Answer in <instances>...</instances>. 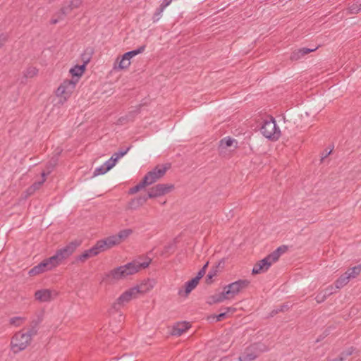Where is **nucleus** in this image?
Returning <instances> with one entry per match:
<instances>
[{"mask_svg":"<svg viewBox=\"0 0 361 361\" xmlns=\"http://www.w3.org/2000/svg\"><path fill=\"white\" fill-rule=\"evenodd\" d=\"M40 272H34V271H32V272H29V274H30V276H35L38 274H39Z\"/></svg>","mask_w":361,"mask_h":361,"instance_id":"51","label":"nucleus"},{"mask_svg":"<svg viewBox=\"0 0 361 361\" xmlns=\"http://www.w3.org/2000/svg\"><path fill=\"white\" fill-rule=\"evenodd\" d=\"M170 167V164L157 165L144 176L145 181L148 185L153 184L164 177Z\"/></svg>","mask_w":361,"mask_h":361,"instance_id":"9","label":"nucleus"},{"mask_svg":"<svg viewBox=\"0 0 361 361\" xmlns=\"http://www.w3.org/2000/svg\"><path fill=\"white\" fill-rule=\"evenodd\" d=\"M154 279H147L140 285L133 287L122 293L114 302L109 312L110 314L117 312L121 307L129 302L133 298H135L139 293H144L151 290L155 285Z\"/></svg>","mask_w":361,"mask_h":361,"instance_id":"1","label":"nucleus"},{"mask_svg":"<svg viewBox=\"0 0 361 361\" xmlns=\"http://www.w3.org/2000/svg\"><path fill=\"white\" fill-rule=\"evenodd\" d=\"M189 323L188 322H181L178 323L176 326L173 327L171 334L173 336H180L182 334L185 332L190 328Z\"/></svg>","mask_w":361,"mask_h":361,"instance_id":"23","label":"nucleus"},{"mask_svg":"<svg viewBox=\"0 0 361 361\" xmlns=\"http://www.w3.org/2000/svg\"><path fill=\"white\" fill-rule=\"evenodd\" d=\"M118 244H120V243L116 235H115L97 241L96 245L97 246L99 251L102 252Z\"/></svg>","mask_w":361,"mask_h":361,"instance_id":"13","label":"nucleus"},{"mask_svg":"<svg viewBox=\"0 0 361 361\" xmlns=\"http://www.w3.org/2000/svg\"><path fill=\"white\" fill-rule=\"evenodd\" d=\"M345 360V358L341 353L338 357L333 359L331 361H343Z\"/></svg>","mask_w":361,"mask_h":361,"instance_id":"47","label":"nucleus"},{"mask_svg":"<svg viewBox=\"0 0 361 361\" xmlns=\"http://www.w3.org/2000/svg\"><path fill=\"white\" fill-rule=\"evenodd\" d=\"M331 154V151H330V152H329V153L326 154L325 157H326L328 154Z\"/></svg>","mask_w":361,"mask_h":361,"instance_id":"55","label":"nucleus"},{"mask_svg":"<svg viewBox=\"0 0 361 361\" xmlns=\"http://www.w3.org/2000/svg\"><path fill=\"white\" fill-rule=\"evenodd\" d=\"M181 294H182V290H179V295H181Z\"/></svg>","mask_w":361,"mask_h":361,"instance_id":"54","label":"nucleus"},{"mask_svg":"<svg viewBox=\"0 0 361 361\" xmlns=\"http://www.w3.org/2000/svg\"><path fill=\"white\" fill-rule=\"evenodd\" d=\"M42 320V319L41 318H39V317L37 319L32 320L30 322V327H33V328L38 329V326L41 323Z\"/></svg>","mask_w":361,"mask_h":361,"instance_id":"41","label":"nucleus"},{"mask_svg":"<svg viewBox=\"0 0 361 361\" xmlns=\"http://www.w3.org/2000/svg\"><path fill=\"white\" fill-rule=\"evenodd\" d=\"M82 4L81 0H72L67 5L63 6L61 11L63 16L69 14L73 9L79 8Z\"/></svg>","mask_w":361,"mask_h":361,"instance_id":"20","label":"nucleus"},{"mask_svg":"<svg viewBox=\"0 0 361 361\" xmlns=\"http://www.w3.org/2000/svg\"><path fill=\"white\" fill-rule=\"evenodd\" d=\"M290 305L288 303L281 305L279 307L274 309L269 314V317H273L279 312H283L288 310Z\"/></svg>","mask_w":361,"mask_h":361,"instance_id":"27","label":"nucleus"},{"mask_svg":"<svg viewBox=\"0 0 361 361\" xmlns=\"http://www.w3.org/2000/svg\"><path fill=\"white\" fill-rule=\"evenodd\" d=\"M163 11H160V7L157 10V11L155 12L154 15V20H159V16L161 15V13H162Z\"/></svg>","mask_w":361,"mask_h":361,"instance_id":"46","label":"nucleus"},{"mask_svg":"<svg viewBox=\"0 0 361 361\" xmlns=\"http://www.w3.org/2000/svg\"><path fill=\"white\" fill-rule=\"evenodd\" d=\"M288 250L286 245H281L276 250L267 256L265 258L258 261L252 268V271L267 270L276 262H277L281 255Z\"/></svg>","mask_w":361,"mask_h":361,"instance_id":"4","label":"nucleus"},{"mask_svg":"<svg viewBox=\"0 0 361 361\" xmlns=\"http://www.w3.org/2000/svg\"><path fill=\"white\" fill-rule=\"evenodd\" d=\"M135 272H109L103 281H108V283H113L115 281L125 278L127 275H131Z\"/></svg>","mask_w":361,"mask_h":361,"instance_id":"18","label":"nucleus"},{"mask_svg":"<svg viewBox=\"0 0 361 361\" xmlns=\"http://www.w3.org/2000/svg\"><path fill=\"white\" fill-rule=\"evenodd\" d=\"M234 142L237 145V141L235 140L231 137H226L220 141V147L224 148L231 147Z\"/></svg>","mask_w":361,"mask_h":361,"instance_id":"30","label":"nucleus"},{"mask_svg":"<svg viewBox=\"0 0 361 361\" xmlns=\"http://www.w3.org/2000/svg\"><path fill=\"white\" fill-rule=\"evenodd\" d=\"M92 54V50L87 49L82 54V59L83 61V64L85 66L89 63L90 60V55Z\"/></svg>","mask_w":361,"mask_h":361,"instance_id":"33","label":"nucleus"},{"mask_svg":"<svg viewBox=\"0 0 361 361\" xmlns=\"http://www.w3.org/2000/svg\"><path fill=\"white\" fill-rule=\"evenodd\" d=\"M100 252L96 244L90 249L85 250L82 254L78 257V260L85 262L88 258L97 255Z\"/></svg>","mask_w":361,"mask_h":361,"instance_id":"21","label":"nucleus"},{"mask_svg":"<svg viewBox=\"0 0 361 361\" xmlns=\"http://www.w3.org/2000/svg\"><path fill=\"white\" fill-rule=\"evenodd\" d=\"M30 335H27L23 331H20L14 334L11 339V350L14 353L25 350L31 343Z\"/></svg>","mask_w":361,"mask_h":361,"instance_id":"6","label":"nucleus"},{"mask_svg":"<svg viewBox=\"0 0 361 361\" xmlns=\"http://www.w3.org/2000/svg\"><path fill=\"white\" fill-rule=\"evenodd\" d=\"M147 185H148L147 183L145 181V179L143 178L142 180L138 184H137L135 186H134L130 189L129 193L135 194Z\"/></svg>","mask_w":361,"mask_h":361,"instance_id":"28","label":"nucleus"},{"mask_svg":"<svg viewBox=\"0 0 361 361\" xmlns=\"http://www.w3.org/2000/svg\"><path fill=\"white\" fill-rule=\"evenodd\" d=\"M354 351V348L350 347L348 350L341 353L342 355L346 359L348 356L351 355Z\"/></svg>","mask_w":361,"mask_h":361,"instance_id":"40","label":"nucleus"},{"mask_svg":"<svg viewBox=\"0 0 361 361\" xmlns=\"http://www.w3.org/2000/svg\"><path fill=\"white\" fill-rule=\"evenodd\" d=\"M206 272H197V275L185 283V295L187 296L193 289L196 288L200 280L204 276Z\"/></svg>","mask_w":361,"mask_h":361,"instance_id":"16","label":"nucleus"},{"mask_svg":"<svg viewBox=\"0 0 361 361\" xmlns=\"http://www.w3.org/2000/svg\"><path fill=\"white\" fill-rule=\"evenodd\" d=\"M260 130L264 137L271 140H277L281 136V130L272 117L264 121Z\"/></svg>","mask_w":361,"mask_h":361,"instance_id":"8","label":"nucleus"},{"mask_svg":"<svg viewBox=\"0 0 361 361\" xmlns=\"http://www.w3.org/2000/svg\"><path fill=\"white\" fill-rule=\"evenodd\" d=\"M360 274V272H344L335 281V288L340 289L347 285L350 279H355Z\"/></svg>","mask_w":361,"mask_h":361,"instance_id":"15","label":"nucleus"},{"mask_svg":"<svg viewBox=\"0 0 361 361\" xmlns=\"http://www.w3.org/2000/svg\"><path fill=\"white\" fill-rule=\"evenodd\" d=\"M35 298L41 302H49L52 300V292L49 289L38 290L35 293Z\"/></svg>","mask_w":361,"mask_h":361,"instance_id":"17","label":"nucleus"},{"mask_svg":"<svg viewBox=\"0 0 361 361\" xmlns=\"http://www.w3.org/2000/svg\"><path fill=\"white\" fill-rule=\"evenodd\" d=\"M78 245L71 242L66 247L59 250L56 253L40 262L38 265L34 267L30 271H40L42 269H52L61 264L63 259L68 258L75 250Z\"/></svg>","mask_w":361,"mask_h":361,"instance_id":"2","label":"nucleus"},{"mask_svg":"<svg viewBox=\"0 0 361 361\" xmlns=\"http://www.w3.org/2000/svg\"><path fill=\"white\" fill-rule=\"evenodd\" d=\"M172 0H164L163 2L160 5V11H164V10L171 4Z\"/></svg>","mask_w":361,"mask_h":361,"instance_id":"42","label":"nucleus"},{"mask_svg":"<svg viewBox=\"0 0 361 361\" xmlns=\"http://www.w3.org/2000/svg\"><path fill=\"white\" fill-rule=\"evenodd\" d=\"M59 22V19H51V24H56Z\"/></svg>","mask_w":361,"mask_h":361,"instance_id":"50","label":"nucleus"},{"mask_svg":"<svg viewBox=\"0 0 361 361\" xmlns=\"http://www.w3.org/2000/svg\"><path fill=\"white\" fill-rule=\"evenodd\" d=\"M133 355L124 354L121 357L118 358L120 361H133Z\"/></svg>","mask_w":361,"mask_h":361,"instance_id":"39","label":"nucleus"},{"mask_svg":"<svg viewBox=\"0 0 361 361\" xmlns=\"http://www.w3.org/2000/svg\"><path fill=\"white\" fill-rule=\"evenodd\" d=\"M145 46H142L137 49L125 53L122 57L117 58L114 64L115 69H126L130 65V59L144 51Z\"/></svg>","mask_w":361,"mask_h":361,"instance_id":"10","label":"nucleus"},{"mask_svg":"<svg viewBox=\"0 0 361 361\" xmlns=\"http://www.w3.org/2000/svg\"><path fill=\"white\" fill-rule=\"evenodd\" d=\"M224 309L226 310L225 312H221L218 315H215L214 317H215L216 319L217 322L222 321L224 319H225L226 315L227 312L231 310V307H226Z\"/></svg>","mask_w":361,"mask_h":361,"instance_id":"35","label":"nucleus"},{"mask_svg":"<svg viewBox=\"0 0 361 361\" xmlns=\"http://www.w3.org/2000/svg\"><path fill=\"white\" fill-rule=\"evenodd\" d=\"M154 262L152 259L149 257V254L139 255L135 257L132 262L119 267H117L114 271H139L142 269H146L152 268L151 265H153Z\"/></svg>","mask_w":361,"mask_h":361,"instance_id":"3","label":"nucleus"},{"mask_svg":"<svg viewBox=\"0 0 361 361\" xmlns=\"http://www.w3.org/2000/svg\"><path fill=\"white\" fill-rule=\"evenodd\" d=\"M208 266V262H207L203 267L200 270V271H205L207 267Z\"/></svg>","mask_w":361,"mask_h":361,"instance_id":"49","label":"nucleus"},{"mask_svg":"<svg viewBox=\"0 0 361 361\" xmlns=\"http://www.w3.org/2000/svg\"><path fill=\"white\" fill-rule=\"evenodd\" d=\"M38 329L30 327L26 332H25L27 335L30 336V338H32V336L37 334Z\"/></svg>","mask_w":361,"mask_h":361,"instance_id":"37","label":"nucleus"},{"mask_svg":"<svg viewBox=\"0 0 361 361\" xmlns=\"http://www.w3.org/2000/svg\"><path fill=\"white\" fill-rule=\"evenodd\" d=\"M350 271H361V264H358L357 266L353 267L350 268Z\"/></svg>","mask_w":361,"mask_h":361,"instance_id":"48","label":"nucleus"},{"mask_svg":"<svg viewBox=\"0 0 361 361\" xmlns=\"http://www.w3.org/2000/svg\"><path fill=\"white\" fill-rule=\"evenodd\" d=\"M173 250H174V245L169 244L168 245L164 247V250L161 252V255H164L165 254H168L169 252H173Z\"/></svg>","mask_w":361,"mask_h":361,"instance_id":"36","label":"nucleus"},{"mask_svg":"<svg viewBox=\"0 0 361 361\" xmlns=\"http://www.w3.org/2000/svg\"><path fill=\"white\" fill-rule=\"evenodd\" d=\"M174 185L171 183H159L152 187L147 196L140 197V200H142L143 202H147L149 198H156L164 195H166L174 190Z\"/></svg>","mask_w":361,"mask_h":361,"instance_id":"7","label":"nucleus"},{"mask_svg":"<svg viewBox=\"0 0 361 361\" xmlns=\"http://www.w3.org/2000/svg\"><path fill=\"white\" fill-rule=\"evenodd\" d=\"M334 286H329L328 288H326L325 290H324V295H326V297L327 298L328 296L331 295V294H333V290H334Z\"/></svg>","mask_w":361,"mask_h":361,"instance_id":"43","label":"nucleus"},{"mask_svg":"<svg viewBox=\"0 0 361 361\" xmlns=\"http://www.w3.org/2000/svg\"><path fill=\"white\" fill-rule=\"evenodd\" d=\"M216 276V272H209V274L206 277V283L211 284L213 283V277Z\"/></svg>","mask_w":361,"mask_h":361,"instance_id":"38","label":"nucleus"},{"mask_svg":"<svg viewBox=\"0 0 361 361\" xmlns=\"http://www.w3.org/2000/svg\"><path fill=\"white\" fill-rule=\"evenodd\" d=\"M76 81L73 80H64L56 90V96L61 98L62 102H66L75 90Z\"/></svg>","mask_w":361,"mask_h":361,"instance_id":"11","label":"nucleus"},{"mask_svg":"<svg viewBox=\"0 0 361 361\" xmlns=\"http://www.w3.org/2000/svg\"><path fill=\"white\" fill-rule=\"evenodd\" d=\"M215 269H225V259H222L220 260L218 264L215 266Z\"/></svg>","mask_w":361,"mask_h":361,"instance_id":"44","label":"nucleus"},{"mask_svg":"<svg viewBox=\"0 0 361 361\" xmlns=\"http://www.w3.org/2000/svg\"><path fill=\"white\" fill-rule=\"evenodd\" d=\"M133 233V231L131 229H124L121 231L118 235H116V237L121 243L122 241L126 240L130 235H131Z\"/></svg>","mask_w":361,"mask_h":361,"instance_id":"29","label":"nucleus"},{"mask_svg":"<svg viewBox=\"0 0 361 361\" xmlns=\"http://www.w3.org/2000/svg\"><path fill=\"white\" fill-rule=\"evenodd\" d=\"M259 273H260V272H257V271L252 272V274L253 275L257 274H259Z\"/></svg>","mask_w":361,"mask_h":361,"instance_id":"52","label":"nucleus"},{"mask_svg":"<svg viewBox=\"0 0 361 361\" xmlns=\"http://www.w3.org/2000/svg\"><path fill=\"white\" fill-rule=\"evenodd\" d=\"M360 9V5H358L357 4H353L348 8L350 13H357Z\"/></svg>","mask_w":361,"mask_h":361,"instance_id":"34","label":"nucleus"},{"mask_svg":"<svg viewBox=\"0 0 361 361\" xmlns=\"http://www.w3.org/2000/svg\"><path fill=\"white\" fill-rule=\"evenodd\" d=\"M209 300L208 301V303L212 305V304L221 302L224 300H229V299L227 298L226 292L223 289V290L221 293L210 296Z\"/></svg>","mask_w":361,"mask_h":361,"instance_id":"24","label":"nucleus"},{"mask_svg":"<svg viewBox=\"0 0 361 361\" xmlns=\"http://www.w3.org/2000/svg\"><path fill=\"white\" fill-rule=\"evenodd\" d=\"M130 149V147H128L127 149H126L125 150H121L119 151L118 152H116L115 153L110 159L111 160H114V164H116L117 161L121 158L122 157H123L124 155H126L127 154V152H128V150Z\"/></svg>","mask_w":361,"mask_h":361,"instance_id":"31","label":"nucleus"},{"mask_svg":"<svg viewBox=\"0 0 361 361\" xmlns=\"http://www.w3.org/2000/svg\"><path fill=\"white\" fill-rule=\"evenodd\" d=\"M326 297L324 294L319 293L317 295L316 300L318 303L322 302L326 300Z\"/></svg>","mask_w":361,"mask_h":361,"instance_id":"45","label":"nucleus"},{"mask_svg":"<svg viewBox=\"0 0 361 361\" xmlns=\"http://www.w3.org/2000/svg\"><path fill=\"white\" fill-rule=\"evenodd\" d=\"M315 50L316 49L301 48L293 51L290 59L291 61H298L305 55H307Z\"/></svg>","mask_w":361,"mask_h":361,"instance_id":"22","label":"nucleus"},{"mask_svg":"<svg viewBox=\"0 0 361 361\" xmlns=\"http://www.w3.org/2000/svg\"><path fill=\"white\" fill-rule=\"evenodd\" d=\"M250 284L247 279H239L224 286L227 298L233 299L236 295L246 290Z\"/></svg>","mask_w":361,"mask_h":361,"instance_id":"5","label":"nucleus"},{"mask_svg":"<svg viewBox=\"0 0 361 361\" xmlns=\"http://www.w3.org/2000/svg\"><path fill=\"white\" fill-rule=\"evenodd\" d=\"M3 46V43L0 42V48H1Z\"/></svg>","mask_w":361,"mask_h":361,"instance_id":"53","label":"nucleus"},{"mask_svg":"<svg viewBox=\"0 0 361 361\" xmlns=\"http://www.w3.org/2000/svg\"><path fill=\"white\" fill-rule=\"evenodd\" d=\"M259 344L255 343L251 346L247 348L243 356L239 357L240 361H252L259 357Z\"/></svg>","mask_w":361,"mask_h":361,"instance_id":"14","label":"nucleus"},{"mask_svg":"<svg viewBox=\"0 0 361 361\" xmlns=\"http://www.w3.org/2000/svg\"><path fill=\"white\" fill-rule=\"evenodd\" d=\"M85 65L75 66L70 70V73L73 76L80 77L84 73Z\"/></svg>","mask_w":361,"mask_h":361,"instance_id":"25","label":"nucleus"},{"mask_svg":"<svg viewBox=\"0 0 361 361\" xmlns=\"http://www.w3.org/2000/svg\"><path fill=\"white\" fill-rule=\"evenodd\" d=\"M116 164L114 161L109 159L103 165L97 168L94 171V176L104 174L110 169H111Z\"/></svg>","mask_w":361,"mask_h":361,"instance_id":"19","label":"nucleus"},{"mask_svg":"<svg viewBox=\"0 0 361 361\" xmlns=\"http://www.w3.org/2000/svg\"><path fill=\"white\" fill-rule=\"evenodd\" d=\"M56 160L53 161V163H51L50 165L47 166V171H43L42 173V180L37 182L34 183L31 186H30L25 191L26 197L30 196L35 193V192L40 188L42 184L46 180V176L51 172L52 169L56 166Z\"/></svg>","mask_w":361,"mask_h":361,"instance_id":"12","label":"nucleus"},{"mask_svg":"<svg viewBox=\"0 0 361 361\" xmlns=\"http://www.w3.org/2000/svg\"><path fill=\"white\" fill-rule=\"evenodd\" d=\"M38 70L33 66L27 67L23 72V75L25 78H32L37 75Z\"/></svg>","mask_w":361,"mask_h":361,"instance_id":"26","label":"nucleus"},{"mask_svg":"<svg viewBox=\"0 0 361 361\" xmlns=\"http://www.w3.org/2000/svg\"><path fill=\"white\" fill-rule=\"evenodd\" d=\"M24 320L25 319L20 317H12L10 319V324L18 326L23 322Z\"/></svg>","mask_w":361,"mask_h":361,"instance_id":"32","label":"nucleus"}]
</instances>
